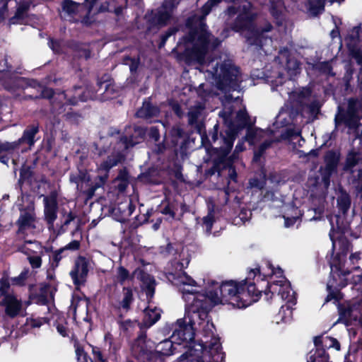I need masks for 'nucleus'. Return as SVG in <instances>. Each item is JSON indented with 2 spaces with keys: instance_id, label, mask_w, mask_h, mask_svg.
<instances>
[{
  "instance_id": "9d476101",
  "label": "nucleus",
  "mask_w": 362,
  "mask_h": 362,
  "mask_svg": "<svg viewBox=\"0 0 362 362\" xmlns=\"http://www.w3.org/2000/svg\"><path fill=\"white\" fill-rule=\"evenodd\" d=\"M9 288L8 279L0 280V303L5 306V312L11 317H16L21 309V302L13 294L7 293Z\"/></svg>"
},
{
  "instance_id": "c9c22d12",
  "label": "nucleus",
  "mask_w": 362,
  "mask_h": 362,
  "mask_svg": "<svg viewBox=\"0 0 362 362\" xmlns=\"http://www.w3.org/2000/svg\"><path fill=\"white\" fill-rule=\"evenodd\" d=\"M37 132L38 129L35 127L26 129L21 138V141L26 142L29 146H33L34 144V137Z\"/></svg>"
},
{
  "instance_id": "0e129e2a",
  "label": "nucleus",
  "mask_w": 362,
  "mask_h": 362,
  "mask_svg": "<svg viewBox=\"0 0 362 362\" xmlns=\"http://www.w3.org/2000/svg\"><path fill=\"white\" fill-rule=\"evenodd\" d=\"M79 56L81 57H85L86 59H88L90 57V53L88 49H83L80 51Z\"/></svg>"
},
{
  "instance_id": "ddd939ff",
  "label": "nucleus",
  "mask_w": 362,
  "mask_h": 362,
  "mask_svg": "<svg viewBox=\"0 0 362 362\" xmlns=\"http://www.w3.org/2000/svg\"><path fill=\"white\" fill-rule=\"evenodd\" d=\"M193 349L187 350L175 362H215L209 349H204L202 344H198ZM214 352H213V355Z\"/></svg>"
},
{
  "instance_id": "cd10ccee",
  "label": "nucleus",
  "mask_w": 362,
  "mask_h": 362,
  "mask_svg": "<svg viewBox=\"0 0 362 362\" xmlns=\"http://www.w3.org/2000/svg\"><path fill=\"white\" fill-rule=\"evenodd\" d=\"M20 250L26 255L45 254V249L39 243L32 241L26 242L20 248Z\"/></svg>"
},
{
  "instance_id": "4be33fe9",
  "label": "nucleus",
  "mask_w": 362,
  "mask_h": 362,
  "mask_svg": "<svg viewBox=\"0 0 362 362\" xmlns=\"http://www.w3.org/2000/svg\"><path fill=\"white\" fill-rule=\"evenodd\" d=\"M178 3L177 0H165L158 14V23L159 25H163L166 23L171 17L173 9Z\"/></svg>"
},
{
  "instance_id": "13d9d810",
  "label": "nucleus",
  "mask_w": 362,
  "mask_h": 362,
  "mask_svg": "<svg viewBox=\"0 0 362 362\" xmlns=\"http://www.w3.org/2000/svg\"><path fill=\"white\" fill-rule=\"evenodd\" d=\"M310 95V91L308 88H303V90L300 93V103H303V99L309 96Z\"/></svg>"
},
{
  "instance_id": "5fc2aeb1",
  "label": "nucleus",
  "mask_w": 362,
  "mask_h": 362,
  "mask_svg": "<svg viewBox=\"0 0 362 362\" xmlns=\"http://www.w3.org/2000/svg\"><path fill=\"white\" fill-rule=\"evenodd\" d=\"M49 45L54 52L59 53L61 52V45L59 42L51 40Z\"/></svg>"
},
{
  "instance_id": "2f4dec72",
  "label": "nucleus",
  "mask_w": 362,
  "mask_h": 362,
  "mask_svg": "<svg viewBox=\"0 0 362 362\" xmlns=\"http://www.w3.org/2000/svg\"><path fill=\"white\" fill-rule=\"evenodd\" d=\"M141 281L145 286L147 298H152L154 293V279L150 275L144 274L142 276Z\"/></svg>"
},
{
  "instance_id": "a19ab883",
  "label": "nucleus",
  "mask_w": 362,
  "mask_h": 362,
  "mask_svg": "<svg viewBox=\"0 0 362 362\" xmlns=\"http://www.w3.org/2000/svg\"><path fill=\"white\" fill-rule=\"evenodd\" d=\"M317 69L322 73L326 75L333 76L334 74L332 72V66L329 62H324L317 64Z\"/></svg>"
},
{
  "instance_id": "a18cd8bd",
  "label": "nucleus",
  "mask_w": 362,
  "mask_h": 362,
  "mask_svg": "<svg viewBox=\"0 0 362 362\" xmlns=\"http://www.w3.org/2000/svg\"><path fill=\"white\" fill-rule=\"evenodd\" d=\"M271 143L270 141H265L261 144L259 151L255 153L254 159L255 160H257L260 158L265 149L271 145Z\"/></svg>"
},
{
  "instance_id": "f8f14e48",
  "label": "nucleus",
  "mask_w": 362,
  "mask_h": 362,
  "mask_svg": "<svg viewBox=\"0 0 362 362\" xmlns=\"http://www.w3.org/2000/svg\"><path fill=\"white\" fill-rule=\"evenodd\" d=\"M98 0H86V5L78 4L71 0H65L62 5L64 17L69 18V21H78L83 15V10L85 7V13H89L92 11Z\"/></svg>"
},
{
  "instance_id": "f03ea898",
  "label": "nucleus",
  "mask_w": 362,
  "mask_h": 362,
  "mask_svg": "<svg viewBox=\"0 0 362 362\" xmlns=\"http://www.w3.org/2000/svg\"><path fill=\"white\" fill-rule=\"evenodd\" d=\"M222 0H209L202 8V16H194L187 21L189 34L179 42L184 44L185 50L199 64V69L208 74L207 78L214 80L218 89L235 90L239 88L240 81L239 70L235 67L226 55L209 59L210 49L218 47L221 41L208 33L204 22L213 7Z\"/></svg>"
},
{
  "instance_id": "7c9ffc66",
  "label": "nucleus",
  "mask_w": 362,
  "mask_h": 362,
  "mask_svg": "<svg viewBox=\"0 0 362 362\" xmlns=\"http://www.w3.org/2000/svg\"><path fill=\"white\" fill-rule=\"evenodd\" d=\"M133 299V294L131 289L124 288L122 299L118 300V303L115 306L119 309L128 310Z\"/></svg>"
},
{
  "instance_id": "b1692460",
  "label": "nucleus",
  "mask_w": 362,
  "mask_h": 362,
  "mask_svg": "<svg viewBox=\"0 0 362 362\" xmlns=\"http://www.w3.org/2000/svg\"><path fill=\"white\" fill-rule=\"evenodd\" d=\"M179 346L173 341V339H165L156 345V350L163 356H170L175 353Z\"/></svg>"
},
{
  "instance_id": "a878e982",
  "label": "nucleus",
  "mask_w": 362,
  "mask_h": 362,
  "mask_svg": "<svg viewBox=\"0 0 362 362\" xmlns=\"http://www.w3.org/2000/svg\"><path fill=\"white\" fill-rule=\"evenodd\" d=\"M360 28H353L346 37L344 42L349 50L358 48Z\"/></svg>"
},
{
  "instance_id": "e2e57ef3",
  "label": "nucleus",
  "mask_w": 362,
  "mask_h": 362,
  "mask_svg": "<svg viewBox=\"0 0 362 362\" xmlns=\"http://www.w3.org/2000/svg\"><path fill=\"white\" fill-rule=\"evenodd\" d=\"M132 64L129 66V69L132 72L135 71L139 66V62L137 60L131 59Z\"/></svg>"
},
{
  "instance_id": "c03bdc74",
  "label": "nucleus",
  "mask_w": 362,
  "mask_h": 362,
  "mask_svg": "<svg viewBox=\"0 0 362 362\" xmlns=\"http://www.w3.org/2000/svg\"><path fill=\"white\" fill-rule=\"evenodd\" d=\"M76 354L78 362H87L88 358L83 349L78 346H76Z\"/></svg>"
},
{
  "instance_id": "473e14b6",
  "label": "nucleus",
  "mask_w": 362,
  "mask_h": 362,
  "mask_svg": "<svg viewBox=\"0 0 362 362\" xmlns=\"http://www.w3.org/2000/svg\"><path fill=\"white\" fill-rule=\"evenodd\" d=\"M266 132L259 129H249L246 136V140L251 144H254L258 139L262 138Z\"/></svg>"
},
{
  "instance_id": "680f3d73",
  "label": "nucleus",
  "mask_w": 362,
  "mask_h": 362,
  "mask_svg": "<svg viewBox=\"0 0 362 362\" xmlns=\"http://www.w3.org/2000/svg\"><path fill=\"white\" fill-rule=\"evenodd\" d=\"M288 138H291V139L298 138L300 136V132H291V130H288L287 132Z\"/></svg>"
},
{
  "instance_id": "bb28decb",
  "label": "nucleus",
  "mask_w": 362,
  "mask_h": 362,
  "mask_svg": "<svg viewBox=\"0 0 362 362\" xmlns=\"http://www.w3.org/2000/svg\"><path fill=\"white\" fill-rule=\"evenodd\" d=\"M348 320L358 321L362 325V300L350 306L345 313Z\"/></svg>"
},
{
  "instance_id": "603ef678",
  "label": "nucleus",
  "mask_w": 362,
  "mask_h": 362,
  "mask_svg": "<svg viewBox=\"0 0 362 362\" xmlns=\"http://www.w3.org/2000/svg\"><path fill=\"white\" fill-rule=\"evenodd\" d=\"M16 146H17V144H16L14 143H8V142L0 143V151H7L11 149H13Z\"/></svg>"
},
{
  "instance_id": "7ed1b4c3",
  "label": "nucleus",
  "mask_w": 362,
  "mask_h": 362,
  "mask_svg": "<svg viewBox=\"0 0 362 362\" xmlns=\"http://www.w3.org/2000/svg\"><path fill=\"white\" fill-rule=\"evenodd\" d=\"M257 282L260 279V269L258 268L251 270L247 277L242 281H226L219 284L213 280L205 279L196 281L200 283L199 293L203 295L208 305L230 304L234 308H244L259 300L261 291L256 288L255 282L252 279L257 277Z\"/></svg>"
},
{
  "instance_id": "6ab92c4d",
  "label": "nucleus",
  "mask_w": 362,
  "mask_h": 362,
  "mask_svg": "<svg viewBox=\"0 0 362 362\" xmlns=\"http://www.w3.org/2000/svg\"><path fill=\"white\" fill-rule=\"evenodd\" d=\"M277 60L286 62V69L291 78L299 73V63L296 59L290 57L286 49L280 51L279 57L276 59V61Z\"/></svg>"
},
{
  "instance_id": "5701e85b",
  "label": "nucleus",
  "mask_w": 362,
  "mask_h": 362,
  "mask_svg": "<svg viewBox=\"0 0 362 362\" xmlns=\"http://www.w3.org/2000/svg\"><path fill=\"white\" fill-rule=\"evenodd\" d=\"M88 302L86 298L74 296L70 305V311L74 317L77 315L83 316L87 314Z\"/></svg>"
},
{
  "instance_id": "4c0bfd02",
  "label": "nucleus",
  "mask_w": 362,
  "mask_h": 362,
  "mask_svg": "<svg viewBox=\"0 0 362 362\" xmlns=\"http://www.w3.org/2000/svg\"><path fill=\"white\" fill-rule=\"evenodd\" d=\"M99 11H114L116 15H119L122 13V7L119 6L117 7L116 4L115 3V0H112L111 3H108L107 5H102L99 9Z\"/></svg>"
},
{
  "instance_id": "1a4fd4ad",
  "label": "nucleus",
  "mask_w": 362,
  "mask_h": 362,
  "mask_svg": "<svg viewBox=\"0 0 362 362\" xmlns=\"http://www.w3.org/2000/svg\"><path fill=\"white\" fill-rule=\"evenodd\" d=\"M340 159V153L337 151H329L325 158V175L323 176L322 181L314 187L313 192L317 193L319 191V200L324 202L327 189L330 185L329 177L335 170L337 165Z\"/></svg>"
},
{
  "instance_id": "c85d7f7f",
  "label": "nucleus",
  "mask_w": 362,
  "mask_h": 362,
  "mask_svg": "<svg viewBox=\"0 0 362 362\" xmlns=\"http://www.w3.org/2000/svg\"><path fill=\"white\" fill-rule=\"evenodd\" d=\"M270 11L272 15L276 20V23L278 25L281 24V21L284 19L283 12L284 11L282 1L281 0H277L276 2L271 1Z\"/></svg>"
},
{
  "instance_id": "ea45409f",
  "label": "nucleus",
  "mask_w": 362,
  "mask_h": 362,
  "mask_svg": "<svg viewBox=\"0 0 362 362\" xmlns=\"http://www.w3.org/2000/svg\"><path fill=\"white\" fill-rule=\"evenodd\" d=\"M214 221L215 218L214 211L212 210H209L207 216H204L203 218V223L207 233L211 232V227Z\"/></svg>"
},
{
  "instance_id": "dca6fc26",
  "label": "nucleus",
  "mask_w": 362,
  "mask_h": 362,
  "mask_svg": "<svg viewBox=\"0 0 362 362\" xmlns=\"http://www.w3.org/2000/svg\"><path fill=\"white\" fill-rule=\"evenodd\" d=\"M19 233H31L36 227V218L33 206H29L26 210L21 212L18 220Z\"/></svg>"
},
{
  "instance_id": "2eb2a0df",
  "label": "nucleus",
  "mask_w": 362,
  "mask_h": 362,
  "mask_svg": "<svg viewBox=\"0 0 362 362\" xmlns=\"http://www.w3.org/2000/svg\"><path fill=\"white\" fill-rule=\"evenodd\" d=\"M206 115L204 105L201 103L192 106L187 114L189 124L197 129L202 139L205 136L204 120Z\"/></svg>"
},
{
  "instance_id": "72a5a7b5",
  "label": "nucleus",
  "mask_w": 362,
  "mask_h": 362,
  "mask_svg": "<svg viewBox=\"0 0 362 362\" xmlns=\"http://www.w3.org/2000/svg\"><path fill=\"white\" fill-rule=\"evenodd\" d=\"M350 199L348 194L341 192L337 198V205L339 209L343 212L346 213L350 206Z\"/></svg>"
},
{
  "instance_id": "58836bf2",
  "label": "nucleus",
  "mask_w": 362,
  "mask_h": 362,
  "mask_svg": "<svg viewBox=\"0 0 362 362\" xmlns=\"http://www.w3.org/2000/svg\"><path fill=\"white\" fill-rule=\"evenodd\" d=\"M130 278L129 272L123 267L117 269L116 279L120 283H123Z\"/></svg>"
},
{
  "instance_id": "37998d69",
  "label": "nucleus",
  "mask_w": 362,
  "mask_h": 362,
  "mask_svg": "<svg viewBox=\"0 0 362 362\" xmlns=\"http://www.w3.org/2000/svg\"><path fill=\"white\" fill-rule=\"evenodd\" d=\"M56 328L58 333L62 336L63 337H68L69 335V329L66 322L59 323L57 322L56 325Z\"/></svg>"
},
{
  "instance_id": "20e7f679",
  "label": "nucleus",
  "mask_w": 362,
  "mask_h": 362,
  "mask_svg": "<svg viewBox=\"0 0 362 362\" xmlns=\"http://www.w3.org/2000/svg\"><path fill=\"white\" fill-rule=\"evenodd\" d=\"M225 14L228 16V21L234 20L233 29L236 31H243V35L249 44L256 45L263 48L267 44L272 42L271 38L265 35L271 30L270 25L259 31L255 30L251 24L257 13L252 8L251 4L247 0L234 1Z\"/></svg>"
},
{
  "instance_id": "4d7b16f0",
  "label": "nucleus",
  "mask_w": 362,
  "mask_h": 362,
  "mask_svg": "<svg viewBox=\"0 0 362 362\" xmlns=\"http://www.w3.org/2000/svg\"><path fill=\"white\" fill-rule=\"evenodd\" d=\"M243 149H244V148H243V142L238 143L237 145L235 146V148L234 153L232 155V156L230 157V160L235 159V154L243 151Z\"/></svg>"
},
{
  "instance_id": "393cba45",
  "label": "nucleus",
  "mask_w": 362,
  "mask_h": 362,
  "mask_svg": "<svg viewBox=\"0 0 362 362\" xmlns=\"http://www.w3.org/2000/svg\"><path fill=\"white\" fill-rule=\"evenodd\" d=\"M160 317V310L156 307L148 306L144 310V324L146 327H151L156 323Z\"/></svg>"
},
{
  "instance_id": "aec40b11",
  "label": "nucleus",
  "mask_w": 362,
  "mask_h": 362,
  "mask_svg": "<svg viewBox=\"0 0 362 362\" xmlns=\"http://www.w3.org/2000/svg\"><path fill=\"white\" fill-rule=\"evenodd\" d=\"M281 211L283 212V218L285 221L284 225L286 227L293 226L300 216V210L292 204H282Z\"/></svg>"
},
{
  "instance_id": "8fccbe9b",
  "label": "nucleus",
  "mask_w": 362,
  "mask_h": 362,
  "mask_svg": "<svg viewBox=\"0 0 362 362\" xmlns=\"http://www.w3.org/2000/svg\"><path fill=\"white\" fill-rule=\"evenodd\" d=\"M62 213L64 217V224L65 226L69 225L75 218V216L71 211L66 212L63 209Z\"/></svg>"
},
{
  "instance_id": "338daca9",
  "label": "nucleus",
  "mask_w": 362,
  "mask_h": 362,
  "mask_svg": "<svg viewBox=\"0 0 362 362\" xmlns=\"http://www.w3.org/2000/svg\"><path fill=\"white\" fill-rule=\"evenodd\" d=\"M173 134L177 136L178 137L182 136V131L180 128H174L173 129Z\"/></svg>"
},
{
  "instance_id": "49530a36",
  "label": "nucleus",
  "mask_w": 362,
  "mask_h": 362,
  "mask_svg": "<svg viewBox=\"0 0 362 362\" xmlns=\"http://www.w3.org/2000/svg\"><path fill=\"white\" fill-rule=\"evenodd\" d=\"M92 352L93 354V360L92 362H106L103 358V355L98 347H92Z\"/></svg>"
},
{
  "instance_id": "09e8293b",
  "label": "nucleus",
  "mask_w": 362,
  "mask_h": 362,
  "mask_svg": "<svg viewBox=\"0 0 362 362\" xmlns=\"http://www.w3.org/2000/svg\"><path fill=\"white\" fill-rule=\"evenodd\" d=\"M352 57L356 59V62L358 64L362 65V52L361 50L358 49H354L352 50H349Z\"/></svg>"
},
{
  "instance_id": "412c9836",
  "label": "nucleus",
  "mask_w": 362,
  "mask_h": 362,
  "mask_svg": "<svg viewBox=\"0 0 362 362\" xmlns=\"http://www.w3.org/2000/svg\"><path fill=\"white\" fill-rule=\"evenodd\" d=\"M45 204V218L49 225L52 226L57 218V200L54 196L45 197L44 198Z\"/></svg>"
},
{
  "instance_id": "69168bd1",
  "label": "nucleus",
  "mask_w": 362,
  "mask_h": 362,
  "mask_svg": "<svg viewBox=\"0 0 362 362\" xmlns=\"http://www.w3.org/2000/svg\"><path fill=\"white\" fill-rule=\"evenodd\" d=\"M359 259H360L359 254L354 253L350 256L349 260L353 264H354L355 262H357Z\"/></svg>"
},
{
  "instance_id": "9b49d317",
  "label": "nucleus",
  "mask_w": 362,
  "mask_h": 362,
  "mask_svg": "<svg viewBox=\"0 0 362 362\" xmlns=\"http://www.w3.org/2000/svg\"><path fill=\"white\" fill-rule=\"evenodd\" d=\"M331 279L327 283V288H337L344 287L347 284L346 275L350 272L345 269V264L342 262L341 257L339 255L334 259L330 263Z\"/></svg>"
},
{
  "instance_id": "f257e3e1",
  "label": "nucleus",
  "mask_w": 362,
  "mask_h": 362,
  "mask_svg": "<svg viewBox=\"0 0 362 362\" xmlns=\"http://www.w3.org/2000/svg\"><path fill=\"white\" fill-rule=\"evenodd\" d=\"M173 284L182 293L185 302V315L183 318L167 325L173 332L171 339L179 346L191 349L198 344L209 349L215 362H223L224 354L221 351L219 339L215 336V327L208 320V305L205 297L200 294V283L197 282L185 272L173 276Z\"/></svg>"
},
{
  "instance_id": "3c124183",
  "label": "nucleus",
  "mask_w": 362,
  "mask_h": 362,
  "mask_svg": "<svg viewBox=\"0 0 362 362\" xmlns=\"http://www.w3.org/2000/svg\"><path fill=\"white\" fill-rule=\"evenodd\" d=\"M80 247V243L78 240H73L69 244H67L63 249L64 250H77Z\"/></svg>"
},
{
  "instance_id": "79ce46f5",
  "label": "nucleus",
  "mask_w": 362,
  "mask_h": 362,
  "mask_svg": "<svg viewBox=\"0 0 362 362\" xmlns=\"http://www.w3.org/2000/svg\"><path fill=\"white\" fill-rule=\"evenodd\" d=\"M265 185V180L264 177L260 179L253 178L250 180V186L252 188L262 189Z\"/></svg>"
},
{
  "instance_id": "a211bd4d",
  "label": "nucleus",
  "mask_w": 362,
  "mask_h": 362,
  "mask_svg": "<svg viewBox=\"0 0 362 362\" xmlns=\"http://www.w3.org/2000/svg\"><path fill=\"white\" fill-rule=\"evenodd\" d=\"M328 337H316L314 338V344L317 347L316 350L314 353L310 352V355L309 358L308 359V362H327L328 360V356L326 354V352L324 349H321L320 346H326L327 347L328 340H327Z\"/></svg>"
},
{
  "instance_id": "f3484780",
  "label": "nucleus",
  "mask_w": 362,
  "mask_h": 362,
  "mask_svg": "<svg viewBox=\"0 0 362 362\" xmlns=\"http://www.w3.org/2000/svg\"><path fill=\"white\" fill-rule=\"evenodd\" d=\"M88 272V265L85 258L78 257L75 262L74 269L70 272L71 279L77 287L85 282Z\"/></svg>"
},
{
  "instance_id": "de8ad7c7",
  "label": "nucleus",
  "mask_w": 362,
  "mask_h": 362,
  "mask_svg": "<svg viewBox=\"0 0 362 362\" xmlns=\"http://www.w3.org/2000/svg\"><path fill=\"white\" fill-rule=\"evenodd\" d=\"M252 216V212L249 209H243L239 214V218L243 223L248 221Z\"/></svg>"
},
{
  "instance_id": "4468645a",
  "label": "nucleus",
  "mask_w": 362,
  "mask_h": 362,
  "mask_svg": "<svg viewBox=\"0 0 362 362\" xmlns=\"http://www.w3.org/2000/svg\"><path fill=\"white\" fill-rule=\"evenodd\" d=\"M362 119V99L349 100L347 111L343 118L344 124L350 130L356 131Z\"/></svg>"
},
{
  "instance_id": "6e6552de",
  "label": "nucleus",
  "mask_w": 362,
  "mask_h": 362,
  "mask_svg": "<svg viewBox=\"0 0 362 362\" xmlns=\"http://www.w3.org/2000/svg\"><path fill=\"white\" fill-rule=\"evenodd\" d=\"M30 4V0H23L20 3L16 0H1L0 18L5 19L13 11L14 16L10 18V23H21L25 17Z\"/></svg>"
},
{
  "instance_id": "6e6d98bb",
  "label": "nucleus",
  "mask_w": 362,
  "mask_h": 362,
  "mask_svg": "<svg viewBox=\"0 0 362 362\" xmlns=\"http://www.w3.org/2000/svg\"><path fill=\"white\" fill-rule=\"evenodd\" d=\"M149 136L155 141H158L159 139L160 135L157 128L151 127L149 132Z\"/></svg>"
},
{
  "instance_id": "c756f323",
  "label": "nucleus",
  "mask_w": 362,
  "mask_h": 362,
  "mask_svg": "<svg viewBox=\"0 0 362 362\" xmlns=\"http://www.w3.org/2000/svg\"><path fill=\"white\" fill-rule=\"evenodd\" d=\"M159 110L156 107L152 106L148 102L144 103L142 107L137 111L138 117H151L158 115Z\"/></svg>"
},
{
  "instance_id": "e433bc0d",
  "label": "nucleus",
  "mask_w": 362,
  "mask_h": 362,
  "mask_svg": "<svg viewBox=\"0 0 362 362\" xmlns=\"http://www.w3.org/2000/svg\"><path fill=\"white\" fill-rule=\"evenodd\" d=\"M45 254H33L31 255H27V258L33 269H37L41 267L42 264V257Z\"/></svg>"
},
{
  "instance_id": "f704fd0d",
  "label": "nucleus",
  "mask_w": 362,
  "mask_h": 362,
  "mask_svg": "<svg viewBox=\"0 0 362 362\" xmlns=\"http://www.w3.org/2000/svg\"><path fill=\"white\" fill-rule=\"evenodd\" d=\"M359 159V155L357 153L354 151L349 152L346 159L344 170H351L358 163Z\"/></svg>"
},
{
  "instance_id": "423d86ee",
  "label": "nucleus",
  "mask_w": 362,
  "mask_h": 362,
  "mask_svg": "<svg viewBox=\"0 0 362 362\" xmlns=\"http://www.w3.org/2000/svg\"><path fill=\"white\" fill-rule=\"evenodd\" d=\"M267 267L271 272H264L263 275L271 276L272 278L276 276L278 279L273 280L269 284L268 288L264 291V294L267 296L269 293H272L275 300L280 298L286 301V304L281 305L276 316V322H288L292 319V306L296 304L294 292L291 288L290 283L283 276V272L280 268H274L270 264H267Z\"/></svg>"
},
{
  "instance_id": "bf43d9fd",
  "label": "nucleus",
  "mask_w": 362,
  "mask_h": 362,
  "mask_svg": "<svg viewBox=\"0 0 362 362\" xmlns=\"http://www.w3.org/2000/svg\"><path fill=\"white\" fill-rule=\"evenodd\" d=\"M285 115H286V112H284V110L280 111L279 114L276 117V122L277 123H281L283 125L286 124V122H282V120L285 119V117H284Z\"/></svg>"
},
{
  "instance_id": "052dcab7",
  "label": "nucleus",
  "mask_w": 362,
  "mask_h": 362,
  "mask_svg": "<svg viewBox=\"0 0 362 362\" xmlns=\"http://www.w3.org/2000/svg\"><path fill=\"white\" fill-rule=\"evenodd\" d=\"M172 108L175 113L179 117H181L182 116V112L180 110V107L178 104H173L172 105Z\"/></svg>"
},
{
  "instance_id": "0eeeda50",
  "label": "nucleus",
  "mask_w": 362,
  "mask_h": 362,
  "mask_svg": "<svg viewBox=\"0 0 362 362\" xmlns=\"http://www.w3.org/2000/svg\"><path fill=\"white\" fill-rule=\"evenodd\" d=\"M134 132L136 134V140L134 139L133 136L129 139L127 136L122 138L117 144V146L113 147L112 154L108 156L107 159L99 165L98 170L100 173L98 176L100 184H98L97 187H100L105 182L110 169L117 165V163L121 161L123 158L122 151L127 148L139 143L142 139L144 134V131L140 128H136Z\"/></svg>"
},
{
  "instance_id": "864d4df0",
  "label": "nucleus",
  "mask_w": 362,
  "mask_h": 362,
  "mask_svg": "<svg viewBox=\"0 0 362 362\" xmlns=\"http://www.w3.org/2000/svg\"><path fill=\"white\" fill-rule=\"evenodd\" d=\"M327 340H328V344H327L328 347H333L336 350L340 349V344L337 339H335L334 338L329 337L327 339Z\"/></svg>"
},
{
  "instance_id": "774afa93",
  "label": "nucleus",
  "mask_w": 362,
  "mask_h": 362,
  "mask_svg": "<svg viewBox=\"0 0 362 362\" xmlns=\"http://www.w3.org/2000/svg\"><path fill=\"white\" fill-rule=\"evenodd\" d=\"M9 158L7 156H2L0 157V161L6 165H8Z\"/></svg>"
},
{
  "instance_id": "39448f33",
  "label": "nucleus",
  "mask_w": 362,
  "mask_h": 362,
  "mask_svg": "<svg viewBox=\"0 0 362 362\" xmlns=\"http://www.w3.org/2000/svg\"><path fill=\"white\" fill-rule=\"evenodd\" d=\"M234 101L227 100L223 103V109L219 112L226 129L218 136L217 133L211 136V145L218 153L219 159L223 161L230 153L238 132L244 128L247 123V114L245 110H239L234 117L232 103ZM235 103H238L235 100Z\"/></svg>"
}]
</instances>
